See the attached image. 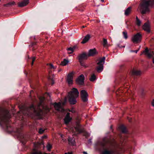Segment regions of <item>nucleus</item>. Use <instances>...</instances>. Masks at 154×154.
<instances>
[{
    "label": "nucleus",
    "instance_id": "obj_1",
    "mask_svg": "<svg viewBox=\"0 0 154 154\" xmlns=\"http://www.w3.org/2000/svg\"><path fill=\"white\" fill-rule=\"evenodd\" d=\"M9 117V111L0 106V125L8 131L12 130Z\"/></svg>",
    "mask_w": 154,
    "mask_h": 154
},
{
    "label": "nucleus",
    "instance_id": "obj_2",
    "mask_svg": "<svg viewBox=\"0 0 154 154\" xmlns=\"http://www.w3.org/2000/svg\"><path fill=\"white\" fill-rule=\"evenodd\" d=\"M23 113L25 115L28 116H30L34 114L39 119H42L43 118V110L39 107L36 109L33 104L30 106L25 108Z\"/></svg>",
    "mask_w": 154,
    "mask_h": 154
},
{
    "label": "nucleus",
    "instance_id": "obj_3",
    "mask_svg": "<svg viewBox=\"0 0 154 154\" xmlns=\"http://www.w3.org/2000/svg\"><path fill=\"white\" fill-rule=\"evenodd\" d=\"M111 140L107 137H105L103 139L102 141H98L95 144L97 149L99 151H101L102 150L101 154H112L113 152L112 150H109L105 149L106 144L110 143Z\"/></svg>",
    "mask_w": 154,
    "mask_h": 154
},
{
    "label": "nucleus",
    "instance_id": "obj_4",
    "mask_svg": "<svg viewBox=\"0 0 154 154\" xmlns=\"http://www.w3.org/2000/svg\"><path fill=\"white\" fill-rule=\"evenodd\" d=\"M154 4V0H143L140 4V10L143 15L150 11V8Z\"/></svg>",
    "mask_w": 154,
    "mask_h": 154
},
{
    "label": "nucleus",
    "instance_id": "obj_5",
    "mask_svg": "<svg viewBox=\"0 0 154 154\" xmlns=\"http://www.w3.org/2000/svg\"><path fill=\"white\" fill-rule=\"evenodd\" d=\"M79 94L78 90L75 88H73L71 91L69 93V101L71 104H75L76 103V98Z\"/></svg>",
    "mask_w": 154,
    "mask_h": 154
},
{
    "label": "nucleus",
    "instance_id": "obj_6",
    "mask_svg": "<svg viewBox=\"0 0 154 154\" xmlns=\"http://www.w3.org/2000/svg\"><path fill=\"white\" fill-rule=\"evenodd\" d=\"M88 56L87 53L84 52L82 54H79L77 56V59L78 60L80 65L85 68L87 67L88 66L85 64V61L88 59Z\"/></svg>",
    "mask_w": 154,
    "mask_h": 154
},
{
    "label": "nucleus",
    "instance_id": "obj_7",
    "mask_svg": "<svg viewBox=\"0 0 154 154\" xmlns=\"http://www.w3.org/2000/svg\"><path fill=\"white\" fill-rule=\"evenodd\" d=\"M105 60V57H103L98 60V62L97 63L98 66L96 68V70L98 72H101L103 70V64H104Z\"/></svg>",
    "mask_w": 154,
    "mask_h": 154
},
{
    "label": "nucleus",
    "instance_id": "obj_8",
    "mask_svg": "<svg viewBox=\"0 0 154 154\" xmlns=\"http://www.w3.org/2000/svg\"><path fill=\"white\" fill-rule=\"evenodd\" d=\"M142 35L139 33L134 35L132 38V41L134 43H138L141 40Z\"/></svg>",
    "mask_w": 154,
    "mask_h": 154
},
{
    "label": "nucleus",
    "instance_id": "obj_9",
    "mask_svg": "<svg viewBox=\"0 0 154 154\" xmlns=\"http://www.w3.org/2000/svg\"><path fill=\"white\" fill-rule=\"evenodd\" d=\"M85 79V77L84 75L83 74H81L76 79V82L78 85H82L84 84Z\"/></svg>",
    "mask_w": 154,
    "mask_h": 154
},
{
    "label": "nucleus",
    "instance_id": "obj_10",
    "mask_svg": "<svg viewBox=\"0 0 154 154\" xmlns=\"http://www.w3.org/2000/svg\"><path fill=\"white\" fill-rule=\"evenodd\" d=\"M80 94L82 100L84 102H87L88 100L87 97L88 96L87 92L85 90H82L81 91Z\"/></svg>",
    "mask_w": 154,
    "mask_h": 154
},
{
    "label": "nucleus",
    "instance_id": "obj_11",
    "mask_svg": "<svg viewBox=\"0 0 154 154\" xmlns=\"http://www.w3.org/2000/svg\"><path fill=\"white\" fill-rule=\"evenodd\" d=\"M143 53H144L145 55L149 58H151L152 57V54H154L153 51L149 50L147 48H146L143 51V53L141 54V55H142Z\"/></svg>",
    "mask_w": 154,
    "mask_h": 154
},
{
    "label": "nucleus",
    "instance_id": "obj_12",
    "mask_svg": "<svg viewBox=\"0 0 154 154\" xmlns=\"http://www.w3.org/2000/svg\"><path fill=\"white\" fill-rule=\"evenodd\" d=\"M70 113L68 112L64 119V122L65 124L68 125L72 120V118L70 116Z\"/></svg>",
    "mask_w": 154,
    "mask_h": 154
},
{
    "label": "nucleus",
    "instance_id": "obj_13",
    "mask_svg": "<svg viewBox=\"0 0 154 154\" xmlns=\"http://www.w3.org/2000/svg\"><path fill=\"white\" fill-rule=\"evenodd\" d=\"M126 78V75H124L120 79L121 82L122 83V85H124V87L125 88H127L125 86V85H126V86H128L129 84L128 83H127Z\"/></svg>",
    "mask_w": 154,
    "mask_h": 154
},
{
    "label": "nucleus",
    "instance_id": "obj_14",
    "mask_svg": "<svg viewBox=\"0 0 154 154\" xmlns=\"http://www.w3.org/2000/svg\"><path fill=\"white\" fill-rule=\"evenodd\" d=\"M130 74L132 76H139L141 74V72L135 69H133L131 72Z\"/></svg>",
    "mask_w": 154,
    "mask_h": 154
},
{
    "label": "nucleus",
    "instance_id": "obj_15",
    "mask_svg": "<svg viewBox=\"0 0 154 154\" xmlns=\"http://www.w3.org/2000/svg\"><path fill=\"white\" fill-rule=\"evenodd\" d=\"M73 74L72 73L69 74L67 75V81L69 84H71L73 83Z\"/></svg>",
    "mask_w": 154,
    "mask_h": 154
},
{
    "label": "nucleus",
    "instance_id": "obj_16",
    "mask_svg": "<svg viewBox=\"0 0 154 154\" xmlns=\"http://www.w3.org/2000/svg\"><path fill=\"white\" fill-rule=\"evenodd\" d=\"M97 54L95 48L90 49L89 51L88 54H87L88 57L91 56H94Z\"/></svg>",
    "mask_w": 154,
    "mask_h": 154
},
{
    "label": "nucleus",
    "instance_id": "obj_17",
    "mask_svg": "<svg viewBox=\"0 0 154 154\" xmlns=\"http://www.w3.org/2000/svg\"><path fill=\"white\" fill-rule=\"evenodd\" d=\"M29 3V0H23V1L20 2L18 5L20 7H23L26 6Z\"/></svg>",
    "mask_w": 154,
    "mask_h": 154
},
{
    "label": "nucleus",
    "instance_id": "obj_18",
    "mask_svg": "<svg viewBox=\"0 0 154 154\" xmlns=\"http://www.w3.org/2000/svg\"><path fill=\"white\" fill-rule=\"evenodd\" d=\"M143 30L145 31H146L147 32H150V26L147 23H144V25L143 26Z\"/></svg>",
    "mask_w": 154,
    "mask_h": 154
},
{
    "label": "nucleus",
    "instance_id": "obj_19",
    "mask_svg": "<svg viewBox=\"0 0 154 154\" xmlns=\"http://www.w3.org/2000/svg\"><path fill=\"white\" fill-rule=\"evenodd\" d=\"M17 135L19 137L21 138H23L24 136L23 134L21 132V130L20 129L17 128L16 130Z\"/></svg>",
    "mask_w": 154,
    "mask_h": 154
},
{
    "label": "nucleus",
    "instance_id": "obj_20",
    "mask_svg": "<svg viewBox=\"0 0 154 154\" xmlns=\"http://www.w3.org/2000/svg\"><path fill=\"white\" fill-rule=\"evenodd\" d=\"M90 38V36L89 34H87L83 39L81 42L82 44H84L87 42Z\"/></svg>",
    "mask_w": 154,
    "mask_h": 154
},
{
    "label": "nucleus",
    "instance_id": "obj_21",
    "mask_svg": "<svg viewBox=\"0 0 154 154\" xmlns=\"http://www.w3.org/2000/svg\"><path fill=\"white\" fill-rule=\"evenodd\" d=\"M122 88H120L116 91V94L117 97L122 95V94L123 92Z\"/></svg>",
    "mask_w": 154,
    "mask_h": 154
},
{
    "label": "nucleus",
    "instance_id": "obj_22",
    "mask_svg": "<svg viewBox=\"0 0 154 154\" xmlns=\"http://www.w3.org/2000/svg\"><path fill=\"white\" fill-rule=\"evenodd\" d=\"M54 107L56 110L60 111L61 108V104L60 103H55L54 104Z\"/></svg>",
    "mask_w": 154,
    "mask_h": 154
},
{
    "label": "nucleus",
    "instance_id": "obj_23",
    "mask_svg": "<svg viewBox=\"0 0 154 154\" xmlns=\"http://www.w3.org/2000/svg\"><path fill=\"white\" fill-rule=\"evenodd\" d=\"M120 129L122 133L126 134L127 133V130L126 127L124 125H122L120 127Z\"/></svg>",
    "mask_w": 154,
    "mask_h": 154
},
{
    "label": "nucleus",
    "instance_id": "obj_24",
    "mask_svg": "<svg viewBox=\"0 0 154 154\" xmlns=\"http://www.w3.org/2000/svg\"><path fill=\"white\" fill-rule=\"evenodd\" d=\"M77 125L78 127H76L75 128V129L76 130V131H77L79 133H83L84 132L83 130L80 128V126L79 124H78Z\"/></svg>",
    "mask_w": 154,
    "mask_h": 154
},
{
    "label": "nucleus",
    "instance_id": "obj_25",
    "mask_svg": "<svg viewBox=\"0 0 154 154\" xmlns=\"http://www.w3.org/2000/svg\"><path fill=\"white\" fill-rule=\"evenodd\" d=\"M131 7H128L126 10L125 11V14L126 16L128 15L131 11Z\"/></svg>",
    "mask_w": 154,
    "mask_h": 154
},
{
    "label": "nucleus",
    "instance_id": "obj_26",
    "mask_svg": "<svg viewBox=\"0 0 154 154\" xmlns=\"http://www.w3.org/2000/svg\"><path fill=\"white\" fill-rule=\"evenodd\" d=\"M116 145L117 148V149H116L117 150V151H118V150L119 149L121 150V151L120 152L118 151V153H122L124 152V150L122 147H120L116 143Z\"/></svg>",
    "mask_w": 154,
    "mask_h": 154
},
{
    "label": "nucleus",
    "instance_id": "obj_27",
    "mask_svg": "<svg viewBox=\"0 0 154 154\" xmlns=\"http://www.w3.org/2000/svg\"><path fill=\"white\" fill-rule=\"evenodd\" d=\"M69 62V61L68 60L64 59L63 61L61 62V63L60 64V65L62 66H66L68 63Z\"/></svg>",
    "mask_w": 154,
    "mask_h": 154
},
{
    "label": "nucleus",
    "instance_id": "obj_28",
    "mask_svg": "<svg viewBox=\"0 0 154 154\" xmlns=\"http://www.w3.org/2000/svg\"><path fill=\"white\" fill-rule=\"evenodd\" d=\"M68 140L70 144L72 146L74 145L75 143V140L73 138L72 139L71 138H69Z\"/></svg>",
    "mask_w": 154,
    "mask_h": 154
},
{
    "label": "nucleus",
    "instance_id": "obj_29",
    "mask_svg": "<svg viewBox=\"0 0 154 154\" xmlns=\"http://www.w3.org/2000/svg\"><path fill=\"white\" fill-rule=\"evenodd\" d=\"M96 79V76L94 74H92L90 79V80L91 82H94Z\"/></svg>",
    "mask_w": 154,
    "mask_h": 154
},
{
    "label": "nucleus",
    "instance_id": "obj_30",
    "mask_svg": "<svg viewBox=\"0 0 154 154\" xmlns=\"http://www.w3.org/2000/svg\"><path fill=\"white\" fill-rule=\"evenodd\" d=\"M15 4V2H9L6 4L4 5V6L6 7H9L10 6H12L14 5Z\"/></svg>",
    "mask_w": 154,
    "mask_h": 154
},
{
    "label": "nucleus",
    "instance_id": "obj_31",
    "mask_svg": "<svg viewBox=\"0 0 154 154\" xmlns=\"http://www.w3.org/2000/svg\"><path fill=\"white\" fill-rule=\"evenodd\" d=\"M46 147L47 149V150L50 151L51 150V149L52 148V145L50 144L49 143H48V144L46 146Z\"/></svg>",
    "mask_w": 154,
    "mask_h": 154
},
{
    "label": "nucleus",
    "instance_id": "obj_32",
    "mask_svg": "<svg viewBox=\"0 0 154 154\" xmlns=\"http://www.w3.org/2000/svg\"><path fill=\"white\" fill-rule=\"evenodd\" d=\"M124 38L125 39L128 38L127 33L126 31H124L122 32Z\"/></svg>",
    "mask_w": 154,
    "mask_h": 154
},
{
    "label": "nucleus",
    "instance_id": "obj_33",
    "mask_svg": "<svg viewBox=\"0 0 154 154\" xmlns=\"http://www.w3.org/2000/svg\"><path fill=\"white\" fill-rule=\"evenodd\" d=\"M107 42L106 39L104 38H103V45L104 46H105L107 45Z\"/></svg>",
    "mask_w": 154,
    "mask_h": 154
},
{
    "label": "nucleus",
    "instance_id": "obj_34",
    "mask_svg": "<svg viewBox=\"0 0 154 154\" xmlns=\"http://www.w3.org/2000/svg\"><path fill=\"white\" fill-rule=\"evenodd\" d=\"M67 50L69 51H71V52L70 53H69L72 54V52H73V51H74V49H73V48H72V47H70L68 48Z\"/></svg>",
    "mask_w": 154,
    "mask_h": 154
},
{
    "label": "nucleus",
    "instance_id": "obj_35",
    "mask_svg": "<svg viewBox=\"0 0 154 154\" xmlns=\"http://www.w3.org/2000/svg\"><path fill=\"white\" fill-rule=\"evenodd\" d=\"M36 58L35 57H33L32 58V62H31V65L32 66L33 64V63L34 61H35V60Z\"/></svg>",
    "mask_w": 154,
    "mask_h": 154
},
{
    "label": "nucleus",
    "instance_id": "obj_36",
    "mask_svg": "<svg viewBox=\"0 0 154 154\" xmlns=\"http://www.w3.org/2000/svg\"><path fill=\"white\" fill-rule=\"evenodd\" d=\"M32 154H43V153L41 151H36L32 153Z\"/></svg>",
    "mask_w": 154,
    "mask_h": 154
},
{
    "label": "nucleus",
    "instance_id": "obj_37",
    "mask_svg": "<svg viewBox=\"0 0 154 154\" xmlns=\"http://www.w3.org/2000/svg\"><path fill=\"white\" fill-rule=\"evenodd\" d=\"M45 131V130L41 128L39 129V133L40 134H42Z\"/></svg>",
    "mask_w": 154,
    "mask_h": 154
},
{
    "label": "nucleus",
    "instance_id": "obj_38",
    "mask_svg": "<svg viewBox=\"0 0 154 154\" xmlns=\"http://www.w3.org/2000/svg\"><path fill=\"white\" fill-rule=\"evenodd\" d=\"M136 23H137V25L138 26H140V24H141V21L140 20H137L136 21Z\"/></svg>",
    "mask_w": 154,
    "mask_h": 154
},
{
    "label": "nucleus",
    "instance_id": "obj_39",
    "mask_svg": "<svg viewBox=\"0 0 154 154\" xmlns=\"http://www.w3.org/2000/svg\"><path fill=\"white\" fill-rule=\"evenodd\" d=\"M49 66L51 69H55L54 66L51 64H49Z\"/></svg>",
    "mask_w": 154,
    "mask_h": 154
},
{
    "label": "nucleus",
    "instance_id": "obj_40",
    "mask_svg": "<svg viewBox=\"0 0 154 154\" xmlns=\"http://www.w3.org/2000/svg\"><path fill=\"white\" fill-rule=\"evenodd\" d=\"M69 111L70 112H71L73 113H74L75 112V111L73 109H69Z\"/></svg>",
    "mask_w": 154,
    "mask_h": 154
},
{
    "label": "nucleus",
    "instance_id": "obj_41",
    "mask_svg": "<svg viewBox=\"0 0 154 154\" xmlns=\"http://www.w3.org/2000/svg\"><path fill=\"white\" fill-rule=\"evenodd\" d=\"M145 92L143 89H142L141 90V94L142 96H143L144 95Z\"/></svg>",
    "mask_w": 154,
    "mask_h": 154
},
{
    "label": "nucleus",
    "instance_id": "obj_42",
    "mask_svg": "<svg viewBox=\"0 0 154 154\" xmlns=\"http://www.w3.org/2000/svg\"><path fill=\"white\" fill-rule=\"evenodd\" d=\"M73 153L72 152H68L65 153V154H72Z\"/></svg>",
    "mask_w": 154,
    "mask_h": 154
},
{
    "label": "nucleus",
    "instance_id": "obj_43",
    "mask_svg": "<svg viewBox=\"0 0 154 154\" xmlns=\"http://www.w3.org/2000/svg\"><path fill=\"white\" fill-rule=\"evenodd\" d=\"M152 106H154V99L153 100H152Z\"/></svg>",
    "mask_w": 154,
    "mask_h": 154
},
{
    "label": "nucleus",
    "instance_id": "obj_44",
    "mask_svg": "<svg viewBox=\"0 0 154 154\" xmlns=\"http://www.w3.org/2000/svg\"><path fill=\"white\" fill-rule=\"evenodd\" d=\"M51 81H52V82L51 83V85H53L54 83V81H53V79H51Z\"/></svg>",
    "mask_w": 154,
    "mask_h": 154
},
{
    "label": "nucleus",
    "instance_id": "obj_45",
    "mask_svg": "<svg viewBox=\"0 0 154 154\" xmlns=\"http://www.w3.org/2000/svg\"><path fill=\"white\" fill-rule=\"evenodd\" d=\"M139 49L137 50H136L134 51L136 53H137V52L138 51H139Z\"/></svg>",
    "mask_w": 154,
    "mask_h": 154
},
{
    "label": "nucleus",
    "instance_id": "obj_46",
    "mask_svg": "<svg viewBox=\"0 0 154 154\" xmlns=\"http://www.w3.org/2000/svg\"><path fill=\"white\" fill-rule=\"evenodd\" d=\"M46 137H47L46 136H44L43 137V138L45 139V138H46Z\"/></svg>",
    "mask_w": 154,
    "mask_h": 154
},
{
    "label": "nucleus",
    "instance_id": "obj_47",
    "mask_svg": "<svg viewBox=\"0 0 154 154\" xmlns=\"http://www.w3.org/2000/svg\"><path fill=\"white\" fill-rule=\"evenodd\" d=\"M139 20V19L137 17V16H136V21H137V20Z\"/></svg>",
    "mask_w": 154,
    "mask_h": 154
},
{
    "label": "nucleus",
    "instance_id": "obj_48",
    "mask_svg": "<svg viewBox=\"0 0 154 154\" xmlns=\"http://www.w3.org/2000/svg\"><path fill=\"white\" fill-rule=\"evenodd\" d=\"M83 153L84 154H88V153H87L86 152H83Z\"/></svg>",
    "mask_w": 154,
    "mask_h": 154
},
{
    "label": "nucleus",
    "instance_id": "obj_49",
    "mask_svg": "<svg viewBox=\"0 0 154 154\" xmlns=\"http://www.w3.org/2000/svg\"><path fill=\"white\" fill-rule=\"evenodd\" d=\"M88 141H89V142H91V139H89L88 140Z\"/></svg>",
    "mask_w": 154,
    "mask_h": 154
},
{
    "label": "nucleus",
    "instance_id": "obj_50",
    "mask_svg": "<svg viewBox=\"0 0 154 154\" xmlns=\"http://www.w3.org/2000/svg\"><path fill=\"white\" fill-rule=\"evenodd\" d=\"M153 63H154V58H153Z\"/></svg>",
    "mask_w": 154,
    "mask_h": 154
},
{
    "label": "nucleus",
    "instance_id": "obj_51",
    "mask_svg": "<svg viewBox=\"0 0 154 154\" xmlns=\"http://www.w3.org/2000/svg\"><path fill=\"white\" fill-rule=\"evenodd\" d=\"M101 1L102 2H103L104 1V0H101Z\"/></svg>",
    "mask_w": 154,
    "mask_h": 154
},
{
    "label": "nucleus",
    "instance_id": "obj_52",
    "mask_svg": "<svg viewBox=\"0 0 154 154\" xmlns=\"http://www.w3.org/2000/svg\"><path fill=\"white\" fill-rule=\"evenodd\" d=\"M61 70V69H60V70H59V71H60Z\"/></svg>",
    "mask_w": 154,
    "mask_h": 154
},
{
    "label": "nucleus",
    "instance_id": "obj_53",
    "mask_svg": "<svg viewBox=\"0 0 154 154\" xmlns=\"http://www.w3.org/2000/svg\"><path fill=\"white\" fill-rule=\"evenodd\" d=\"M120 47L121 48V47ZM125 47V46H124L123 47Z\"/></svg>",
    "mask_w": 154,
    "mask_h": 154
},
{
    "label": "nucleus",
    "instance_id": "obj_54",
    "mask_svg": "<svg viewBox=\"0 0 154 154\" xmlns=\"http://www.w3.org/2000/svg\"><path fill=\"white\" fill-rule=\"evenodd\" d=\"M82 27H83V28H84V27H85V26H82Z\"/></svg>",
    "mask_w": 154,
    "mask_h": 154
},
{
    "label": "nucleus",
    "instance_id": "obj_55",
    "mask_svg": "<svg viewBox=\"0 0 154 154\" xmlns=\"http://www.w3.org/2000/svg\"><path fill=\"white\" fill-rule=\"evenodd\" d=\"M127 91V89L126 90V91L125 90V92H126Z\"/></svg>",
    "mask_w": 154,
    "mask_h": 154
},
{
    "label": "nucleus",
    "instance_id": "obj_56",
    "mask_svg": "<svg viewBox=\"0 0 154 154\" xmlns=\"http://www.w3.org/2000/svg\"><path fill=\"white\" fill-rule=\"evenodd\" d=\"M111 128H112V126H111Z\"/></svg>",
    "mask_w": 154,
    "mask_h": 154
},
{
    "label": "nucleus",
    "instance_id": "obj_57",
    "mask_svg": "<svg viewBox=\"0 0 154 154\" xmlns=\"http://www.w3.org/2000/svg\"><path fill=\"white\" fill-rule=\"evenodd\" d=\"M49 79H51V78H50L49 77Z\"/></svg>",
    "mask_w": 154,
    "mask_h": 154
}]
</instances>
